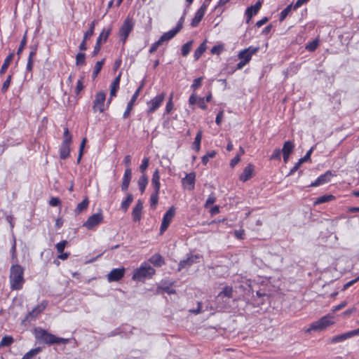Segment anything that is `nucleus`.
I'll list each match as a JSON object with an SVG mask.
<instances>
[{"instance_id": "nucleus-51", "label": "nucleus", "mask_w": 359, "mask_h": 359, "mask_svg": "<svg viewBox=\"0 0 359 359\" xmlns=\"http://www.w3.org/2000/svg\"><path fill=\"white\" fill-rule=\"evenodd\" d=\"M318 46V41L313 40V41L308 43L306 46V49L309 51H314Z\"/></svg>"}, {"instance_id": "nucleus-56", "label": "nucleus", "mask_w": 359, "mask_h": 359, "mask_svg": "<svg viewBox=\"0 0 359 359\" xmlns=\"http://www.w3.org/2000/svg\"><path fill=\"white\" fill-rule=\"evenodd\" d=\"M67 244V241H62L60 243H58L56 245V249H57V252H59V253L63 252Z\"/></svg>"}, {"instance_id": "nucleus-32", "label": "nucleus", "mask_w": 359, "mask_h": 359, "mask_svg": "<svg viewBox=\"0 0 359 359\" xmlns=\"http://www.w3.org/2000/svg\"><path fill=\"white\" fill-rule=\"evenodd\" d=\"M14 56V53H10L6 58L5 59L4 64L2 65L0 69V74H4L7 70L8 66L10 65L11 62L12 61Z\"/></svg>"}, {"instance_id": "nucleus-11", "label": "nucleus", "mask_w": 359, "mask_h": 359, "mask_svg": "<svg viewBox=\"0 0 359 359\" xmlns=\"http://www.w3.org/2000/svg\"><path fill=\"white\" fill-rule=\"evenodd\" d=\"M358 335H359V328L339 335H336L330 339V342L332 344H337Z\"/></svg>"}, {"instance_id": "nucleus-59", "label": "nucleus", "mask_w": 359, "mask_h": 359, "mask_svg": "<svg viewBox=\"0 0 359 359\" xmlns=\"http://www.w3.org/2000/svg\"><path fill=\"white\" fill-rule=\"evenodd\" d=\"M83 89V78L78 80L76 87L75 89V93L76 95H79L80 92Z\"/></svg>"}, {"instance_id": "nucleus-27", "label": "nucleus", "mask_w": 359, "mask_h": 359, "mask_svg": "<svg viewBox=\"0 0 359 359\" xmlns=\"http://www.w3.org/2000/svg\"><path fill=\"white\" fill-rule=\"evenodd\" d=\"M89 204V201L88 198H84L81 203H79L75 210L74 212L76 215H79L81 212H82L83 210H86Z\"/></svg>"}, {"instance_id": "nucleus-42", "label": "nucleus", "mask_w": 359, "mask_h": 359, "mask_svg": "<svg viewBox=\"0 0 359 359\" xmlns=\"http://www.w3.org/2000/svg\"><path fill=\"white\" fill-rule=\"evenodd\" d=\"M293 5L290 4L285 8H284L280 14V21H283L285 19L290 12L293 9Z\"/></svg>"}, {"instance_id": "nucleus-13", "label": "nucleus", "mask_w": 359, "mask_h": 359, "mask_svg": "<svg viewBox=\"0 0 359 359\" xmlns=\"http://www.w3.org/2000/svg\"><path fill=\"white\" fill-rule=\"evenodd\" d=\"M207 7H208V6L205 3H203L199 9L196 11V13H195V16L192 19L191 22V26L192 27H196L198 25V24L201 21V20L203 19V18L205 13Z\"/></svg>"}, {"instance_id": "nucleus-47", "label": "nucleus", "mask_w": 359, "mask_h": 359, "mask_svg": "<svg viewBox=\"0 0 359 359\" xmlns=\"http://www.w3.org/2000/svg\"><path fill=\"white\" fill-rule=\"evenodd\" d=\"M238 57L240 60L248 63L250 61L252 56L246 50H243L239 53Z\"/></svg>"}, {"instance_id": "nucleus-37", "label": "nucleus", "mask_w": 359, "mask_h": 359, "mask_svg": "<svg viewBox=\"0 0 359 359\" xmlns=\"http://www.w3.org/2000/svg\"><path fill=\"white\" fill-rule=\"evenodd\" d=\"M192 44H193V41H189L187 42L186 43H184L182 46L181 52H182V55L184 57H187L189 55V53L191 49Z\"/></svg>"}, {"instance_id": "nucleus-15", "label": "nucleus", "mask_w": 359, "mask_h": 359, "mask_svg": "<svg viewBox=\"0 0 359 359\" xmlns=\"http://www.w3.org/2000/svg\"><path fill=\"white\" fill-rule=\"evenodd\" d=\"M196 174L195 172H190L187 174L185 177L182 179V185L184 188L188 190H193L195 186Z\"/></svg>"}, {"instance_id": "nucleus-44", "label": "nucleus", "mask_w": 359, "mask_h": 359, "mask_svg": "<svg viewBox=\"0 0 359 359\" xmlns=\"http://www.w3.org/2000/svg\"><path fill=\"white\" fill-rule=\"evenodd\" d=\"M86 62V54L84 53H79L76 56V65L77 66L83 65Z\"/></svg>"}, {"instance_id": "nucleus-1", "label": "nucleus", "mask_w": 359, "mask_h": 359, "mask_svg": "<svg viewBox=\"0 0 359 359\" xmlns=\"http://www.w3.org/2000/svg\"><path fill=\"white\" fill-rule=\"evenodd\" d=\"M9 283L13 290H19L25 283L24 268L18 263L13 264L10 269Z\"/></svg>"}, {"instance_id": "nucleus-43", "label": "nucleus", "mask_w": 359, "mask_h": 359, "mask_svg": "<svg viewBox=\"0 0 359 359\" xmlns=\"http://www.w3.org/2000/svg\"><path fill=\"white\" fill-rule=\"evenodd\" d=\"M13 342V338L11 336H4L0 342V347L8 346Z\"/></svg>"}, {"instance_id": "nucleus-10", "label": "nucleus", "mask_w": 359, "mask_h": 359, "mask_svg": "<svg viewBox=\"0 0 359 359\" xmlns=\"http://www.w3.org/2000/svg\"><path fill=\"white\" fill-rule=\"evenodd\" d=\"M165 94L164 93L158 95L152 100H151L148 103V113L151 114L154 112L162 104L165 99Z\"/></svg>"}, {"instance_id": "nucleus-4", "label": "nucleus", "mask_w": 359, "mask_h": 359, "mask_svg": "<svg viewBox=\"0 0 359 359\" xmlns=\"http://www.w3.org/2000/svg\"><path fill=\"white\" fill-rule=\"evenodd\" d=\"M154 273L155 270L149 264L144 263L134 271L133 279L140 281L146 278H151Z\"/></svg>"}, {"instance_id": "nucleus-33", "label": "nucleus", "mask_w": 359, "mask_h": 359, "mask_svg": "<svg viewBox=\"0 0 359 359\" xmlns=\"http://www.w3.org/2000/svg\"><path fill=\"white\" fill-rule=\"evenodd\" d=\"M133 201V196L131 194H128L126 198L124 201H123L121 204V209L124 212H126L127 210L128 209L129 206L132 203Z\"/></svg>"}, {"instance_id": "nucleus-61", "label": "nucleus", "mask_w": 359, "mask_h": 359, "mask_svg": "<svg viewBox=\"0 0 359 359\" xmlns=\"http://www.w3.org/2000/svg\"><path fill=\"white\" fill-rule=\"evenodd\" d=\"M34 66V57H28L26 70L27 72H32Z\"/></svg>"}, {"instance_id": "nucleus-53", "label": "nucleus", "mask_w": 359, "mask_h": 359, "mask_svg": "<svg viewBox=\"0 0 359 359\" xmlns=\"http://www.w3.org/2000/svg\"><path fill=\"white\" fill-rule=\"evenodd\" d=\"M11 76L9 75L2 85L1 92L3 93H6L8 90L9 86L11 84Z\"/></svg>"}, {"instance_id": "nucleus-8", "label": "nucleus", "mask_w": 359, "mask_h": 359, "mask_svg": "<svg viewBox=\"0 0 359 359\" xmlns=\"http://www.w3.org/2000/svg\"><path fill=\"white\" fill-rule=\"evenodd\" d=\"M175 215V208L172 206L164 214L162 223L160 227L161 233H163L169 226L171 221Z\"/></svg>"}, {"instance_id": "nucleus-31", "label": "nucleus", "mask_w": 359, "mask_h": 359, "mask_svg": "<svg viewBox=\"0 0 359 359\" xmlns=\"http://www.w3.org/2000/svg\"><path fill=\"white\" fill-rule=\"evenodd\" d=\"M202 139V131L199 130L195 137L194 142L192 144V149L196 151H198L201 147V142Z\"/></svg>"}, {"instance_id": "nucleus-34", "label": "nucleus", "mask_w": 359, "mask_h": 359, "mask_svg": "<svg viewBox=\"0 0 359 359\" xmlns=\"http://www.w3.org/2000/svg\"><path fill=\"white\" fill-rule=\"evenodd\" d=\"M334 199V196L333 195H324L322 196L318 197L316 198V201L314 202L315 205L321 204L330 202Z\"/></svg>"}, {"instance_id": "nucleus-18", "label": "nucleus", "mask_w": 359, "mask_h": 359, "mask_svg": "<svg viewBox=\"0 0 359 359\" xmlns=\"http://www.w3.org/2000/svg\"><path fill=\"white\" fill-rule=\"evenodd\" d=\"M132 179V170L130 168H126L123 174L122 183H121V190L123 192H126L130 185V181Z\"/></svg>"}, {"instance_id": "nucleus-55", "label": "nucleus", "mask_w": 359, "mask_h": 359, "mask_svg": "<svg viewBox=\"0 0 359 359\" xmlns=\"http://www.w3.org/2000/svg\"><path fill=\"white\" fill-rule=\"evenodd\" d=\"M313 151V147H311V149H310L306 152V155H305L304 157H302V158H299V161L300 162V163H302H302H305V162L308 161L309 160H310L311 155V154H312Z\"/></svg>"}, {"instance_id": "nucleus-16", "label": "nucleus", "mask_w": 359, "mask_h": 359, "mask_svg": "<svg viewBox=\"0 0 359 359\" xmlns=\"http://www.w3.org/2000/svg\"><path fill=\"white\" fill-rule=\"evenodd\" d=\"M142 88V85L140 86L137 90L135 92V93L133 94V95L132 96L130 102L128 103L127 104V107H126V109L125 111V112L123 113V118H127L129 115H130V113L131 111V110L133 109V105H134V103L136 101L137 97L139 96L140 95V93L141 91Z\"/></svg>"}, {"instance_id": "nucleus-21", "label": "nucleus", "mask_w": 359, "mask_h": 359, "mask_svg": "<svg viewBox=\"0 0 359 359\" xmlns=\"http://www.w3.org/2000/svg\"><path fill=\"white\" fill-rule=\"evenodd\" d=\"M233 297V288L232 287L226 286L222 291H221L216 297V301L217 304L220 303V301L223 298L230 299Z\"/></svg>"}, {"instance_id": "nucleus-25", "label": "nucleus", "mask_w": 359, "mask_h": 359, "mask_svg": "<svg viewBox=\"0 0 359 359\" xmlns=\"http://www.w3.org/2000/svg\"><path fill=\"white\" fill-rule=\"evenodd\" d=\"M179 32L175 29H172L167 32H165L159 39V41L163 43L165 41H168L172 39Z\"/></svg>"}, {"instance_id": "nucleus-19", "label": "nucleus", "mask_w": 359, "mask_h": 359, "mask_svg": "<svg viewBox=\"0 0 359 359\" xmlns=\"http://www.w3.org/2000/svg\"><path fill=\"white\" fill-rule=\"evenodd\" d=\"M199 257L198 255H189L187 257L182 261H180L179 264V271L182 270L184 268L189 267L191 266L194 263L196 262Z\"/></svg>"}, {"instance_id": "nucleus-5", "label": "nucleus", "mask_w": 359, "mask_h": 359, "mask_svg": "<svg viewBox=\"0 0 359 359\" xmlns=\"http://www.w3.org/2000/svg\"><path fill=\"white\" fill-rule=\"evenodd\" d=\"M332 319V316L330 315L323 316L318 320L312 323L308 331H322L334 323Z\"/></svg>"}, {"instance_id": "nucleus-45", "label": "nucleus", "mask_w": 359, "mask_h": 359, "mask_svg": "<svg viewBox=\"0 0 359 359\" xmlns=\"http://www.w3.org/2000/svg\"><path fill=\"white\" fill-rule=\"evenodd\" d=\"M48 306V302L46 300H43L41 302V303L39 305H37L36 307H34L33 309L36 311V313L39 315L41 314L46 308Z\"/></svg>"}, {"instance_id": "nucleus-58", "label": "nucleus", "mask_w": 359, "mask_h": 359, "mask_svg": "<svg viewBox=\"0 0 359 359\" xmlns=\"http://www.w3.org/2000/svg\"><path fill=\"white\" fill-rule=\"evenodd\" d=\"M215 201H216V198L215 196V194H211L208 196V199H207V201L205 202V208L209 207L210 205H212L215 202Z\"/></svg>"}, {"instance_id": "nucleus-40", "label": "nucleus", "mask_w": 359, "mask_h": 359, "mask_svg": "<svg viewBox=\"0 0 359 359\" xmlns=\"http://www.w3.org/2000/svg\"><path fill=\"white\" fill-rule=\"evenodd\" d=\"M11 262L13 264L17 263V252H16V241L14 238L13 243L11 249Z\"/></svg>"}, {"instance_id": "nucleus-54", "label": "nucleus", "mask_w": 359, "mask_h": 359, "mask_svg": "<svg viewBox=\"0 0 359 359\" xmlns=\"http://www.w3.org/2000/svg\"><path fill=\"white\" fill-rule=\"evenodd\" d=\"M149 158H144L142 161V164L140 165V170L141 172H144L148 168L149 166Z\"/></svg>"}, {"instance_id": "nucleus-29", "label": "nucleus", "mask_w": 359, "mask_h": 359, "mask_svg": "<svg viewBox=\"0 0 359 359\" xmlns=\"http://www.w3.org/2000/svg\"><path fill=\"white\" fill-rule=\"evenodd\" d=\"M294 149V144L291 141H286L283 144L282 153L286 154H291Z\"/></svg>"}, {"instance_id": "nucleus-22", "label": "nucleus", "mask_w": 359, "mask_h": 359, "mask_svg": "<svg viewBox=\"0 0 359 359\" xmlns=\"http://www.w3.org/2000/svg\"><path fill=\"white\" fill-rule=\"evenodd\" d=\"M142 208V203L140 200H138L132 212L133 219L134 222H139L141 219Z\"/></svg>"}, {"instance_id": "nucleus-50", "label": "nucleus", "mask_w": 359, "mask_h": 359, "mask_svg": "<svg viewBox=\"0 0 359 359\" xmlns=\"http://www.w3.org/2000/svg\"><path fill=\"white\" fill-rule=\"evenodd\" d=\"M203 77H199L194 80L193 83L191 86V89L196 90L201 87L202 84Z\"/></svg>"}, {"instance_id": "nucleus-2", "label": "nucleus", "mask_w": 359, "mask_h": 359, "mask_svg": "<svg viewBox=\"0 0 359 359\" xmlns=\"http://www.w3.org/2000/svg\"><path fill=\"white\" fill-rule=\"evenodd\" d=\"M35 337L38 340L41 341L48 345H52L54 344H66L69 341V339H67L57 337L41 328H37L35 330Z\"/></svg>"}, {"instance_id": "nucleus-7", "label": "nucleus", "mask_w": 359, "mask_h": 359, "mask_svg": "<svg viewBox=\"0 0 359 359\" xmlns=\"http://www.w3.org/2000/svg\"><path fill=\"white\" fill-rule=\"evenodd\" d=\"M134 27V22L132 19L127 18L121 25L119 30V35L121 41L125 43L126 39L133 30Z\"/></svg>"}, {"instance_id": "nucleus-39", "label": "nucleus", "mask_w": 359, "mask_h": 359, "mask_svg": "<svg viewBox=\"0 0 359 359\" xmlns=\"http://www.w3.org/2000/svg\"><path fill=\"white\" fill-rule=\"evenodd\" d=\"M96 21L93 20L89 25V29L84 33L83 37L85 39H88L91 37L94 34V29L95 26Z\"/></svg>"}, {"instance_id": "nucleus-52", "label": "nucleus", "mask_w": 359, "mask_h": 359, "mask_svg": "<svg viewBox=\"0 0 359 359\" xmlns=\"http://www.w3.org/2000/svg\"><path fill=\"white\" fill-rule=\"evenodd\" d=\"M282 150L280 149H276L271 154L270 159L280 161Z\"/></svg>"}, {"instance_id": "nucleus-46", "label": "nucleus", "mask_w": 359, "mask_h": 359, "mask_svg": "<svg viewBox=\"0 0 359 359\" xmlns=\"http://www.w3.org/2000/svg\"><path fill=\"white\" fill-rule=\"evenodd\" d=\"M216 156L215 151H208L205 155L202 157V163L203 165H206L210 158H214Z\"/></svg>"}, {"instance_id": "nucleus-24", "label": "nucleus", "mask_w": 359, "mask_h": 359, "mask_svg": "<svg viewBox=\"0 0 359 359\" xmlns=\"http://www.w3.org/2000/svg\"><path fill=\"white\" fill-rule=\"evenodd\" d=\"M120 80H121V74H119L114 79L113 83H111V89H110V96H111V98H112L113 97L116 96V92H117V90L119 88Z\"/></svg>"}, {"instance_id": "nucleus-14", "label": "nucleus", "mask_w": 359, "mask_h": 359, "mask_svg": "<svg viewBox=\"0 0 359 359\" xmlns=\"http://www.w3.org/2000/svg\"><path fill=\"white\" fill-rule=\"evenodd\" d=\"M334 175V174L332 173V171L327 170L324 174L320 175L311 184L310 186L318 187L327 183L330 181L331 177Z\"/></svg>"}, {"instance_id": "nucleus-60", "label": "nucleus", "mask_w": 359, "mask_h": 359, "mask_svg": "<svg viewBox=\"0 0 359 359\" xmlns=\"http://www.w3.org/2000/svg\"><path fill=\"white\" fill-rule=\"evenodd\" d=\"M222 50H223L222 45L215 46L211 49V53L215 54V55H219Z\"/></svg>"}, {"instance_id": "nucleus-30", "label": "nucleus", "mask_w": 359, "mask_h": 359, "mask_svg": "<svg viewBox=\"0 0 359 359\" xmlns=\"http://www.w3.org/2000/svg\"><path fill=\"white\" fill-rule=\"evenodd\" d=\"M206 50V41L203 42L195 50L194 57L198 60Z\"/></svg>"}, {"instance_id": "nucleus-26", "label": "nucleus", "mask_w": 359, "mask_h": 359, "mask_svg": "<svg viewBox=\"0 0 359 359\" xmlns=\"http://www.w3.org/2000/svg\"><path fill=\"white\" fill-rule=\"evenodd\" d=\"M111 32V28H104L101 33L100 34L98 38L97 39V41H99L100 43H102L107 41L109 36L110 35Z\"/></svg>"}, {"instance_id": "nucleus-35", "label": "nucleus", "mask_w": 359, "mask_h": 359, "mask_svg": "<svg viewBox=\"0 0 359 359\" xmlns=\"http://www.w3.org/2000/svg\"><path fill=\"white\" fill-rule=\"evenodd\" d=\"M137 183L141 193L143 194L148 183V179L146 175L144 174L142 177H140Z\"/></svg>"}, {"instance_id": "nucleus-57", "label": "nucleus", "mask_w": 359, "mask_h": 359, "mask_svg": "<svg viewBox=\"0 0 359 359\" xmlns=\"http://www.w3.org/2000/svg\"><path fill=\"white\" fill-rule=\"evenodd\" d=\"M173 108V103H172V95H171L168 102L166 104L165 106V113L167 114H170Z\"/></svg>"}, {"instance_id": "nucleus-28", "label": "nucleus", "mask_w": 359, "mask_h": 359, "mask_svg": "<svg viewBox=\"0 0 359 359\" xmlns=\"http://www.w3.org/2000/svg\"><path fill=\"white\" fill-rule=\"evenodd\" d=\"M149 261L155 266H161L164 264L163 258L159 254H155L151 256Z\"/></svg>"}, {"instance_id": "nucleus-6", "label": "nucleus", "mask_w": 359, "mask_h": 359, "mask_svg": "<svg viewBox=\"0 0 359 359\" xmlns=\"http://www.w3.org/2000/svg\"><path fill=\"white\" fill-rule=\"evenodd\" d=\"M105 100L106 93L104 91H100L96 93L93 105V111L103 113L106 110Z\"/></svg>"}, {"instance_id": "nucleus-17", "label": "nucleus", "mask_w": 359, "mask_h": 359, "mask_svg": "<svg viewBox=\"0 0 359 359\" xmlns=\"http://www.w3.org/2000/svg\"><path fill=\"white\" fill-rule=\"evenodd\" d=\"M262 3L258 1L255 5L248 7L245 11V15L247 16L246 22L249 23L251 18L255 15L259 9L261 8Z\"/></svg>"}, {"instance_id": "nucleus-41", "label": "nucleus", "mask_w": 359, "mask_h": 359, "mask_svg": "<svg viewBox=\"0 0 359 359\" xmlns=\"http://www.w3.org/2000/svg\"><path fill=\"white\" fill-rule=\"evenodd\" d=\"M158 193L156 191L151 195L150 197V206L151 208L155 209L158 201Z\"/></svg>"}, {"instance_id": "nucleus-48", "label": "nucleus", "mask_w": 359, "mask_h": 359, "mask_svg": "<svg viewBox=\"0 0 359 359\" xmlns=\"http://www.w3.org/2000/svg\"><path fill=\"white\" fill-rule=\"evenodd\" d=\"M27 45V33H25L20 41V44L18 48V50H17V55L20 57V55H21L23 49L25 48V47Z\"/></svg>"}, {"instance_id": "nucleus-23", "label": "nucleus", "mask_w": 359, "mask_h": 359, "mask_svg": "<svg viewBox=\"0 0 359 359\" xmlns=\"http://www.w3.org/2000/svg\"><path fill=\"white\" fill-rule=\"evenodd\" d=\"M151 184L154 188V191L159 192L161 184H160V175L158 170H156L152 175Z\"/></svg>"}, {"instance_id": "nucleus-49", "label": "nucleus", "mask_w": 359, "mask_h": 359, "mask_svg": "<svg viewBox=\"0 0 359 359\" xmlns=\"http://www.w3.org/2000/svg\"><path fill=\"white\" fill-rule=\"evenodd\" d=\"M39 315L36 313V311L34 309H32L27 314L24 320L31 322L32 320H34Z\"/></svg>"}, {"instance_id": "nucleus-9", "label": "nucleus", "mask_w": 359, "mask_h": 359, "mask_svg": "<svg viewBox=\"0 0 359 359\" xmlns=\"http://www.w3.org/2000/svg\"><path fill=\"white\" fill-rule=\"evenodd\" d=\"M103 215L102 212L93 214L83 223V226L88 229H93L96 226L99 225L103 221Z\"/></svg>"}, {"instance_id": "nucleus-38", "label": "nucleus", "mask_w": 359, "mask_h": 359, "mask_svg": "<svg viewBox=\"0 0 359 359\" xmlns=\"http://www.w3.org/2000/svg\"><path fill=\"white\" fill-rule=\"evenodd\" d=\"M104 62V59L100 61H97L96 62V64L95 65L94 69H93V74H92L93 78L97 77V74L100 73V70L102 68Z\"/></svg>"}, {"instance_id": "nucleus-12", "label": "nucleus", "mask_w": 359, "mask_h": 359, "mask_svg": "<svg viewBox=\"0 0 359 359\" xmlns=\"http://www.w3.org/2000/svg\"><path fill=\"white\" fill-rule=\"evenodd\" d=\"M125 268H118L112 269L107 274V280L109 282H117L121 280L125 275Z\"/></svg>"}, {"instance_id": "nucleus-64", "label": "nucleus", "mask_w": 359, "mask_h": 359, "mask_svg": "<svg viewBox=\"0 0 359 359\" xmlns=\"http://www.w3.org/2000/svg\"><path fill=\"white\" fill-rule=\"evenodd\" d=\"M241 161L240 154H237L230 162V166L233 168Z\"/></svg>"}, {"instance_id": "nucleus-36", "label": "nucleus", "mask_w": 359, "mask_h": 359, "mask_svg": "<svg viewBox=\"0 0 359 359\" xmlns=\"http://www.w3.org/2000/svg\"><path fill=\"white\" fill-rule=\"evenodd\" d=\"M41 351V348L40 347H37L35 348L31 349L29 351L26 353L22 359H31L34 356L36 355Z\"/></svg>"}, {"instance_id": "nucleus-62", "label": "nucleus", "mask_w": 359, "mask_h": 359, "mask_svg": "<svg viewBox=\"0 0 359 359\" xmlns=\"http://www.w3.org/2000/svg\"><path fill=\"white\" fill-rule=\"evenodd\" d=\"M259 50V47H253L250 46L248 48L244 49V50H246L249 54L252 56L253 54H255L258 50Z\"/></svg>"}, {"instance_id": "nucleus-63", "label": "nucleus", "mask_w": 359, "mask_h": 359, "mask_svg": "<svg viewBox=\"0 0 359 359\" xmlns=\"http://www.w3.org/2000/svg\"><path fill=\"white\" fill-rule=\"evenodd\" d=\"M346 304H347V302L346 301H344V302H341L339 304L334 306L332 309V311H334V312L338 311L342 309L343 308H344L346 306Z\"/></svg>"}, {"instance_id": "nucleus-20", "label": "nucleus", "mask_w": 359, "mask_h": 359, "mask_svg": "<svg viewBox=\"0 0 359 359\" xmlns=\"http://www.w3.org/2000/svg\"><path fill=\"white\" fill-rule=\"evenodd\" d=\"M254 172V165L252 164L248 165L243 170V172L241 174L239 179L241 181L245 182L249 180L253 174Z\"/></svg>"}, {"instance_id": "nucleus-3", "label": "nucleus", "mask_w": 359, "mask_h": 359, "mask_svg": "<svg viewBox=\"0 0 359 359\" xmlns=\"http://www.w3.org/2000/svg\"><path fill=\"white\" fill-rule=\"evenodd\" d=\"M72 137L70 134L69 129L65 128L64 129V136L62 142L60 147V158L61 159H66L70 154V145L72 144Z\"/></svg>"}]
</instances>
